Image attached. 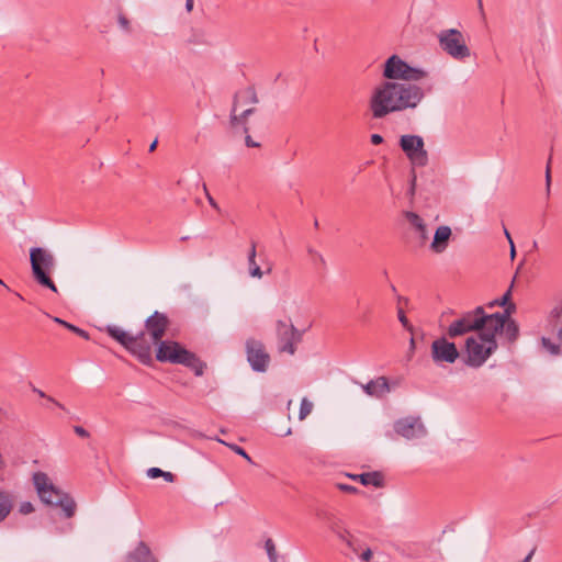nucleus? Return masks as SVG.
<instances>
[{
  "label": "nucleus",
  "instance_id": "obj_59",
  "mask_svg": "<svg viewBox=\"0 0 562 562\" xmlns=\"http://www.w3.org/2000/svg\"><path fill=\"white\" fill-rule=\"evenodd\" d=\"M291 434H292L291 428H288V430L284 432V435H283V436H290Z\"/></svg>",
  "mask_w": 562,
  "mask_h": 562
},
{
  "label": "nucleus",
  "instance_id": "obj_37",
  "mask_svg": "<svg viewBox=\"0 0 562 562\" xmlns=\"http://www.w3.org/2000/svg\"><path fill=\"white\" fill-rule=\"evenodd\" d=\"M397 317L403 327L406 328L408 331L413 333V326L411 325L408 318L406 317L404 311L401 307L397 310Z\"/></svg>",
  "mask_w": 562,
  "mask_h": 562
},
{
  "label": "nucleus",
  "instance_id": "obj_40",
  "mask_svg": "<svg viewBox=\"0 0 562 562\" xmlns=\"http://www.w3.org/2000/svg\"><path fill=\"white\" fill-rule=\"evenodd\" d=\"M19 512L23 515H27L34 512V506L30 502H23L20 505Z\"/></svg>",
  "mask_w": 562,
  "mask_h": 562
},
{
  "label": "nucleus",
  "instance_id": "obj_41",
  "mask_svg": "<svg viewBox=\"0 0 562 562\" xmlns=\"http://www.w3.org/2000/svg\"><path fill=\"white\" fill-rule=\"evenodd\" d=\"M164 475V471L159 468H149L147 470V476L150 479H157Z\"/></svg>",
  "mask_w": 562,
  "mask_h": 562
},
{
  "label": "nucleus",
  "instance_id": "obj_31",
  "mask_svg": "<svg viewBox=\"0 0 562 562\" xmlns=\"http://www.w3.org/2000/svg\"><path fill=\"white\" fill-rule=\"evenodd\" d=\"M313 403L303 397L300 405L299 419L304 420L313 411Z\"/></svg>",
  "mask_w": 562,
  "mask_h": 562
},
{
  "label": "nucleus",
  "instance_id": "obj_29",
  "mask_svg": "<svg viewBox=\"0 0 562 562\" xmlns=\"http://www.w3.org/2000/svg\"><path fill=\"white\" fill-rule=\"evenodd\" d=\"M53 319H54L55 323L65 326L67 329L76 333L80 337H82L85 339H89V334L86 330H83V329H81V328H79V327H77V326H75V325H72L70 323H67L66 321H64V319H61L59 317H54Z\"/></svg>",
  "mask_w": 562,
  "mask_h": 562
},
{
  "label": "nucleus",
  "instance_id": "obj_52",
  "mask_svg": "<svg viewBox=\"0 0 562 562\" xmlns=\"http://www.w3.org/2000/svg\"><path fill=\"white\" fill-rule=\"evenodd\" d=\"M415 348H416V346H415V339H414V337H411V339H409V352H411V353H414Z\"/></svg>",
  "mask_w": 562,
  "mask_h": 562
},
{
  "label": "nucleus",
  "instance_id": "obj_4",
  "mask_svg": "<svg viewBox=\"0 0 562 562\" xmlns=\"http://www.w3.org/2000/svg\"><path fill=\"white\" fill-rule=\"evenodd\" d=\"M156 359L160 362H170L182 364L194 371V374L201 376L204 372L205 363L202 362L195 353L182 347L179 342L164 340L157 344Z\"/></svg>",
  "mask_w": 562,
  "mask_h": 562
},
{
  "label": "nucleus",
  "instance_id": "obj_9",
  "mask_svg": "<svg viewBox=\"0 0 562 562\" xmlns=\"http://www.w3.org/2000/svg\"><path fill=\"white\" fill-rule=\"evenodd\" d=\"M437 38L440 48L453 59L463 60L470 57L471 50L461 31L457 29L441 30Z\"/></svg>",
  "mask_w": 562,
  "mask_h": 562
},
{
  "label": "nucleus",
  "instance_id": "obj_7",
  "mask_svg": "<svg viewBox=\"0 0 562 562\" xmlns=\"http://www.w3.org/2000/svg\"><path fill=\"white\" fill-rule=\"evenodd\" d=\"M106 333L124 348L137 356L143 363H149L151 361L149 345L147 344V334L145 331L133 335L116 325H108Z\"/></svg>",
  "mask_w": 562,
  "mask_h": 562
},
{
  "label": "nucleus",
  "instance_id": "obj_49",
  "mask_svg": "<svg viewBox=\"0 0 562 562\" xmlns=\"http://www.w3.org/2000/svg\"><path fill=\"white\" fill-rule=\"evenodd\" d=\"M167 482H173L175 481V474H172L171 472H166L164 471V475H161Z\"/></svg>",
  "mask_w": 562,
  "mask_h": 562
},
{
  "label": "nucleus",
  "instance_id": "obj_60",
  "mask_svg": "<svg viewBox=\"0 0 562 562\" xmlns=\"http://www.w3.org/2000/svg\"><path fill=\"white\" fill-rule=\"evenodd\" d=\"M402 301L407 302V299L398 296V302H402Z\"/></svg>",
  "mask_w": 562,
  "mask_h": 562
},
{
  "label": "nucleus",
  "instance_id": "obj_35",
  "mask_svg": "<svg viewBox=\"0 0 562 562\" xmlns=\"http://www.w3.org/2000/svg\"><path fill=\"white\" fill-rule=\"evenodd\" d=\"M541 344L551 355L559 353V346L552 342L549 338L542 337Z\"/></svg>",
  "mask_w": 562,
  "mask_h": 562
},
{
  "label": "nucleus",
  "instance_id": "obj_17",
  "mask_svg": "<svg viewBox=\"0 0 562 562\" xmlns=\"http://www.w3.org/2000/svg\"><path fill=\"white\" fill-rule=\"evenodd\" d=\"M514 310L515 305L509 304L507 308L504 310L503 313L497 312L492 314L497 315L503 321V326L499 328L498 333H503L509 342L516 341L519 336L518 324L514 319L509 318Z\"/></svg>",
  "mask_w": 562,
  "mask_h": 562
},
{
  "label": "nucleus",
  "instance_id": "obj_57",
  "mask_svg": "<svg viewBox=\"0 0 562 562\" xmlns=\"http://www.w3.org/2000/svg\"><path fill=\"white\" fill-rule=\"evenodd\" d=\"M420 233V236L422 238L426 239L427 238V235H426V229L424 232H419Z\"/></svg>",
  "mask_w": 562,
  "mask_h": 562
},
{
  "label": "nucleus",
  "instance_id": "obj_36",
  "mask_svg": "<svg viewBox=\"0 0 562 562\" xmlns=\"http://www.w3.org/2000/svg\"><path fill=\"white\" fill-rule=\"evenodd\" d=\"M32 391L34 393H36L40 397L47 398V401L52 402L58 408L65 409V406L61 403H59L58 401H56L55 398H53L50 396H47L42 390H40V389H37L35 386H32Z\"/></svg>",
  "mask_w": 562,
  "mask_h": 562
},
{
  "label": "nucleus",
  "instance_id": "obj_27",
  "mask_svg": "<svg viewBox=\"0 0 562 562\" xmlns=\"http://www.w3.org/2000/svg\"><path fill=\"white\" fill-rule=\"evenodd\" d=\"M550 323L558 331V336L562 341V305L554 307L550 313Z\"/></svg>",
  "mask_w": 562,
  "mask_h": 562
},
{
  "label": "nucleus",
  "instance_id": "obj_21",
  "mask_svg": "<svg viewBox=\"0 0 562 562\" xmlns=\"http://www.w3.org/2000/svg\"><path fill=\"white\" fill-rule=\"evenodd\" d=\"M239 105V95H234L233 108L229 115V124L232 127L241 126L243 132L245 134L249 133V128L247 126V117H244L243 114L237 115V108Z\"/></svg>",
  "mask_w": 562,
  "mask_h": 562
},
{
  "label": "nucleus",
  "instance_id": "obj_32",
  "mask_svg": "<svg viewBox=\"0 0 562 562\" xmlns=\"http://www.w3.org/2000/svg\"><path fill=\"white\" fill-rule=\"evenodd\" d=\"M345 543L351 550V552L355 553L356 555H359V553L361 552V550L363 548L362 542L359 539L355 538L353 536L346 539Z\"/></svg>",
  "mask_w": 562,
  "mask_h": 562
},
{
  "label": "nucleus",
  "instance_id": "obj_50",
  "mask_svg": "<svg viewBox=\"0 0 562 562\" xmlns=\"http://www.w3.org/2000/svg\"><path fill=\"white\" fill-rule=\"evenodd\" d=\"M535 552H536V548H532L530 550V552L526 555V558L522 561H520V562H530L532 557H533V554H535Z\"/></svg>",
  "mask_w": 562,
  "mask_h": 562
},
{
  "label": "nucleus",
  "instance_id": "obj_15",
  "mask_svg": "<svg viewBox=\"0 0 562 562\" xmlns=\"http://www.w3.org/2000/svg\"><path fill=\"white\" fill-rule=\"evenodd\" d=\"M394 430L397 435L407 440L418 439L426 436L427 430L419 417L407 416L394 423Z\"/></svg>",
  "mask_w": 562,
  "mask_h": 562
},
{
  "label": "nucleus",
  "instance_id": "obj_43",
  "mask_svg": "<svg viewBox=\"0 0 562 562\" xmlns=\"http://www.w3.org/2000/svg\"><path fill=\"white\" fill-rule=\"evenodd\" d=\"M117 23H119V25H120L123 30H125V31H128V30H130V22H128V20L126 19V16H124V15L120 14V15H119V19H117Z\"/></svg>",
  "mask_w": 562,
  "mask_h": 562
},
{
  "label": "nucleus",
  "instance_id": "obj_45",
  "mask_svg": "<svg viewBox=\"0 0 562 562\" xmlns=\"http://www.w3.org/2000/svg\"><path fill=\"white\" fill-rule=\"evenodd\" d=\"M546 186H547V192H550V186H551V175H550V161L547 165L546 170Z\"/></svg>",
  "mask_w": 562,
  "mask_h": 562
},
{
  "label": "nucleus",
  "instance_id": "obj_11",
  "mask_svg": "<svg viewBox=\"0 0 562 562\" xmlns=\"http://www.w3.org/2000/svg\"><path fill=\"white\" fill-rule=\"evenodd\" d=\"M398 145L414 167H425L428 164V153L424 138L419 135L405 134L400 137Z\"/></svg>",
  "mask_w": 562,
  "mask_h": 562
},
{
  "label": "nucleus",
  "instance_id": "obj_47",
  "mask_svg": "<svg viewBox=\"0 0 562 562\" xmlns=\"http://www.w3.org/2000/svg\"><path fill=\"white\" fill-rule=\"evenodd\" d=\"M245 143H246V146H247V147H252V148H255V147H259V146H260V144H259V143H257V142H255V140H254V139L248 135V133L246 134Z\"/></svg>",
  "mask_w": 562,
  "mask_h": 562
},
{
  "label": "nucleus",
  "instance_id": "obj_1",
  "mask_svg": "<svg viewBox=\"0 0 562 562\" xmlns=\"http://www.w3.org/2000/svg\"><path fill=\"white\" fill-rule=\"evenodd\" d=\"M425 98V91L412 82L383 81L369 99L372 119L381 120L391 113L415 109Z\"/></svg>",
  "mask_w": 562,
  "mask_h": 562
},
{
  "label": "nucleus",
  "instance_id": "obj_61",
  "mask_svg": "<svg viewBox=\"0 0 562 562\" xmlns=\"http://www.w3.org/2000/svg\"><path fill=\"white\" fill-rule=\"evenodd\" d=\"M415 181H416V177L414 176V177H413V183H412V190H414Z\"/></svg>",
  "mask_w": 562,
  "mask_h": 562
},
{
  "label": "nucleus",
  "instance_id": "obj_25",
  "mask_svg": "<svg viewBox=\"0 0 562 562\" xmlns=\"http://www.w3.org/2000/svg\"><path fill=\"white\" fill-rule=\"evenodd\" d=\"M306 251H307L308 256L311 257V262L314 268H321L323 270L326 269V267H327L326 259L318 250H316L312 246H307Z\"/></svg>",
  "mask_w": 562,
  "mask_h": 562
},
{
  "label": "nucleus",
  "instance_id": "obj_44",
  "mask_svg": "<svg viewBox=\"0 0 562 562\" xmlns=\"http://www.w3.org/2000/svg\"><path fill=\"white\" fill-rule=\"evenodd\" d=\"M74 431L76 432V435H78L79 437L81 438H88L90 436V434L88 432V430H86L83 427L81 426H75L74 427Z\"/></svg>",
  "mask_w": 562,
  "mask_h": 562
},
{
  "label": "nucleus",
  "instance_id": "obj_22",
  "mask_svg": "<svg viewBox=\"0 0 562 562\" xmlns=\"http://www.w3.org/2000/svg\"><path fill=\"white\" fill-rule=\"evenodd\" d=\"M352 477L359 479L361 484L366 486L372 485L374 487H382L384 484L383 475L378 471L361 473L358 475H353Z\"/></svg>",
  "mask_w": 562,
  "mask_h": 562
},
{
  "label": "nucleus",
  "instance_id": "obj_39",
  "mask_svg": "<svg viewBox=\"0 0 562 562\" xmlns=\"http://www.w3.org/2000/svg\"><path fill=\"white\" fill-rule=\"evenodd\" d=\"M358 558L362 561V562H369L371 559H372V551L370 548L368 547H363L361 552L359 553Z\"/></svg>",
  "mask_w": 562,
  "mask_h": 562
},
{
  "label": "nucleus",
  "instance_id": "obj_13",
  "mask_svg": "<svg viewBox=\"0 0 562 562\" xmlns=\"http://www.w3.org/2000/svg\"><path fill=\"white\" fill-rule=\"evenodd\" d=\"M245 350L247 361L255 372L263 373L268 370L270 355L267 352L262 341L255 338H248L245 342Z\"/></svg>",
  "mask_w": 562,
  "mask_h": 562
},
{
  "label": "nucleus",
  "instance_id": "obj_54",
  "mask_svg": "<svg viewBox=\"0 0 562 562\" xmlns=\"http://www.w3.org/2000/svg\"><path fill=\"white\" fill-rule=\"evenodd\" d=\"M157 144H158V140L155 139L150 145H149V151H154L157 147Z\"/></svg>",
  "mask_w": 562,
  "mask_h": 562
},
{
  "label": "nucleus",
  "instance_id": "obj_24",
  "mask_svg": "<svg viewBox=\"0 0 562 562\" xmlns=\"http://www.w3.org/2000/svg\"><path fill=\"white\" fill-rule=\"evenodd\" d=\"M235 95H239V104H256L259 102L256 90L252 87L238 91Z\"/></svg>",
  "mask_w": 562,
  "mask_h": 562
},
{
  "label": "nucleus",
  "instance_id": "obj_6",
  "mask_svg": "<svg viewBox=\"0 0 562 562\" xmlns=\"http://www.w3.org/2000/svg\"><path fill=\"white\" fill-rule=\"evenodd\" d=\"M494 315H488L483 306H477L473 311L465 312L458 319L453 321L448 329L447 336L451 339L463 336L472 331H482L493 319Z\"/></svg>",
  "mask_w": 562,
  "mask_h": 562
},
{
  "label": "nucleus",
  "instance_id": "obj_38",
  "mask_svg": "<svg viewBox=\"0 0 562 562\" xmlns=\"http://www.w3.org/2000/svg\"><path fill=\"white\" fill-rule=\"evenodd\" d=\"M235 453L245 458L248 462H251V458L249 454L239 446L237 445H227Z\"/></svg>",
  "mask_w": 562,
  "mask_h": 562
},
{
  "label": "nucleus",
  "instance_id": "obj_51",
  "mask_svg": "<svg viewBox=\"0 0 562 562\" xmlns=\"http://www.w3.org/2000/svg\"><path fill=\"white\" fill-rule=\"evenodd\" d=\"M255 111H256L255 108H249V109H246L245 111H243L241 114L244 117H248L249 115L254 114Z\"/></svg>",
  "mask_w": 562,
  "mask_h": 562
},
{
  "label": "nucleus",
  "instance_id": "obj_23",
  "mask_svg": "<svg viewBox=\"0 0 562 562\" xmlns=\"http://www.w3.org/2000/svg\"><path fill=\"white\" fill-rule=\"evenodd\" d=\"M248 266H249V274L252 278L261 279L263 276L262 270L256 263V244L251 241L250 249L248 252Z\"/></svg>",
  "mask_w": 562,
  "mask_h": 562
},
{
  "label": "nucleus",
  "instance_id": "obj_53",
  "mask_svg": "<svg viewBox=\"0 0 562 562\" xmlns=\"http://www.w3.org/2000/svg\"><path fill=\"white\" fill-rule=\"evenodd\" d=\"M186 9L188 12L192 11L193 9V0H186Z\"/></svg>",
  "mask_w": 562,
  "mask_h": 562
},
{
  "label": "nucleus",
  "instance_id": "obj_62",
  "mask_svg": "<svg viewBox=\"0 0 562 562\" xmlns=\"http://www.w3.org/2000/svg\"><path fill=\"white\" fill-rule=\"evenodd\" d=\"M391 291L395 292L396 288L394 285L391 286Z\"/></svg>",
  "mask_w": 562,
  "mask_h": 562
},
{
  "label": "nucleus",
  "instance_id": "obj_3",
  "mask_svg": "<svg viewBox=\"0 0 562 562\" xmlns=\"http://www.w3.org/2000/svg\"><path fill=\"white\" fill-rule=\"evenodd\" d=\"M33 483L43 503L49 506L60 507L66 518H71L76 512V503L67 493L58 490L47 474L36 472Z\"/></svg>",
  "mask_w": 562,
  "mask_h": 562
},
{
  "label": "nucleus",
  "instance_id": "obj_8",
  "mask_svg": "<svg viewBox=\"0 0 562 562\" xmlns=\"http://www.w3.org/2000/svg\"><path fill=\"white\" fill-rule=\"evenodd\" d=\"M106 333L124 348L137 356L143 363H149L151 361L149 345L147 344V334L145 331L133 335L116 325H108Z\"/></svg>",
  "mask_w": 562,
  "mask_h": 562
},
{
  "label": "nucleus",
  "instance_id": "obj_63",
  "mask_svg": "<svg viewBox=\"0 0 562 562\" xmlns=\"http://www.w3.org/2000/svg\"><path fill=\"white\" fill-rule=\"evenodd\" d=\"M314 226H315V227H317V226H318V222H317V221H315V222H314Z\"/></svg>",
  "mask_w": 562,
  "mask_h": 562
},
{
  "label": "nucleus",
  "instance_id": "obj_10",
  "mask_svg": "<svg viewBox=\"0 0 562 562\" xmlns=\"http://www.w3.org/2000/svg\"><path fill=\"white\" fill-rule=\"evenodd\" d=\"M427 72L420 68H414L397 55H392L384 63L383 77L390 80H404V82L418 81L425 78Z\"/></svg>",
  "mask_w": 562,
  "mask_h": 562
},
{
  "label": "nucleus",
  "instance_id": "obj_19",
  "mask_svg": "<svg viewBox=\"0 0 562 562\" xmlns=\"http://www.w3.org/2000/svg\"><path fill=\"white\" fill-rule=\"evenodd\" d=\"M124 562H157V560L149 547L145 542L139 541L136 548L127 553Z\"/></svg>",
  "mask_w": 562,
  "mask_h": 562
},
{
  "label": "nucleus",
  "instance_id": "obj_18",
  "mask_svg": "<svg viewBox=\"0 0 562 562\" xmlns=\"http://www.w3.org/2000/svg\"><path fill=\"white\" fill-rule=\"evenodd\" d=\"M362 390L369 396L381 398L390 392L389 381L385 376H379L375 380H371L366 384H361Z\"/></svg>",
  "mask_w": 562,
  "mask_h": 562
},
{
  "label": "nucleus",
  "instance_id": "obj_30",
  "mask_svg": "<svg viewBox=\"0 0 562 562\" xmlns=\"http://www.w3.org/2000/svg\"><path fill=\"white\" fill-rule=\"evenodd\" d=\"M510 297H512V289L509 288L501 299H496V300L488 302L486 306L488 308H493L495 306H505V308H507V306L510 304L509 303Z\"/></svg>",
  "mask_w": 562,
  "mask_h": 562
},
{
  "label": "nucleus",
  "instance_id": "obj_12",
  "mask_svg": "<svg viewBox=\"0 0 562 562\" xmlns=\"http://www.w3.org/2000/svg\"><path fill=\"white\" fill-rule=\"evenodd\" d=\"M277 344L279 352L294 355L295 345L302 340V333L289 321L279 319L276 323Z\"/></svg>",
  "mask_w": 562,
  "mask_h": 562
},
{
  "label": "nucleus",
  "instance_id": "obj_5",
  "mask_svg": "<svg viewBox=\"0 0 562 562\" xmlns=\"http://www.w3.org/2000/svg\"><path fill=\"white\" fill-rule=\"evenodd\" d=\"M30 262L34 280L42 286L57 292L50 279V273L56 268V258L53 252L43 247H33L30 249Z\"/></svg>",
  "mask_w": 562,
  "mask_h": 562
},
{
  "label": "nucleus",
  "instance_id": "obj_42",
  "mask_svg": "<svg viewBox=\"0 0 562 562\" xmlns=\"http://www.w3.org/2000/svg\"><path fill=\"white\" fill-rule=\"evenodd\" d=\"M203 188H204V191H205V194H206V199H207L209 204H210L213 209H215L216 211H218V212H220V211H221V209H220V206H218L217 202H216V201L213 199V196L209 193V191H207V189H206V186H205V184L203 186Z\"/></svg>",
  "mask_w": 562,
  "mask_h": 562
},
{
  "label": "nucleus",
  "instance_id": "obj_2",
  "mask_svg": "<svg viewBox=\"0 0 562 562\" xmlns=\"http://www.w3.org/2000/svg\"><path fill=\"white\" fill-rule=\"evenodd\" d=\"M491 319L486 327L477 336H470L465 340L467 359L465 364L471 368L482 367L498 347L496 334L503 326V321L497 316Z\"/></svg>",
  "mask_w": 562,
  "mask_h": 562
},
{
  "label": "nucleus",
  "instance_id": "obj_26",
  "mask_svg": "<svg viewBox=\"0 0 562 562\" xmlns=\"http://www.w3.org/2000/svg\"><path fill=\"white\" fill-rule=\"evenodd\" d=\"M12 509V501L8 493L0 491V522L3 521Z\"/></svg>",
  "mask_w": 562,
  "mask_h": 562
},
{
  "label": "nucleus",
  "instance_id": "obj_16",
  "mask_svg": "<svg viewBox=\"0 0 562 562\" xmlns=\"http://www.w3.org/2000/svg\"><path fill=\"white\" fill-rule=\"evenodd\" d=\"M459 356L456 344L448 341L445 337H440L431 344V358L436 363H453Z\"/></svg>",
  "mask_w": 562,
  "mask_h": 562
},
{
  "label": "nucleus",
  "instance_id": "obj_33",
  "mask_svg": "<svg viewBox=\"0 0 562 562\" xmlns=\"http://www.w3.org/2000/svg\"><path fill=\"white\" fill-rule=\"evenodd\" d=\"M330 529L342 542H346V539L351 537L348 530L339 526L338 522H333Z\"/></svg>",
  "mask_w": 562,
  "mask_h": 562
},
{
  "label": "nucleus",
  "instance_id": "obj_55",
  "mask_svg": "<svg viewBox=\"0 0 562 562\" xmlns=\"http://www.w3.org/2000/svg\"><path fill=\"white\" fill-rule=\"evenodd\" d=\"M504 234H505L506 238L508 239L509 244L513 243V239H512L510 234L507 231V228H504Z\"/></svg>",
  "mask_w": 562,
  "mask_h": 562
},
{
  "label": "nucleus",
  "instance_id": "obj_56",
  "mask_svg": "<svg viewBox=\"0 0 562 562\" xmlns=\"http://www.w3.org/2000/svg\"><path fill=\"white\" fill-rule=\"evenodd\" d=\"M510 255L512 257L515 256V246H514V243H510Z\"/></svg>",
  "mask_w": 562,
  "mask_h": 562
},
{
  "label": "nucleus",
  "instance_id": "obj_48",
  "mask_svg": "<svg viewBox=\"0 0 562 562\" xmlns=\"http://www.w3.org/2000/svg\"><path fill=\"white\" fill-rule=\"evenodd\" d=\"M370 140L373 145H380L383 142V137L380 134H372Z\"/></svg>",
  "mask_w": 562,
  "mask_h": 562
},
{
  "label": "nucleus",
  "instance_id": "obj_28",
  "mask_svg": "<svg viewBox=\"0 0 562 562\" xmlns=\"http://www.w3.org/2000/svg\"><path fill=\"white\" fill-rule=\"evenodd\" d=\"M404 215H405V218L407 220V222L413 227H415L416 231H418V232L425 231V223H424L423 218L417 213L407 211V212H405Z\"/></svg>",
  "mask_w": 562,
  "mask_h": 562
},
{
  "label": "nucleus",
  "instance_id": "obj_64",
  "mask_svg": "<svg viewBox=\"0 0 562 562\" xmlns=\"http://www.w3.org/2000/svg\"><path fill=\"white\" fill-rule=\"evenodd\" d=\"M291 404H292V401L290 400V401L288 402V407H290V406H291Z\"/></svg>",
  "mask_w": 562,
  "mask_h": 562
},
{
  "label": "nucleus",
  "instance_id": "obj_34",
  "mask_svg": "<svg viewBox=\"0 0 562 562\" xmlns=\"http://www.w3.org/2000/svg\"><path fill=\"white\" fill-rule=\"evenodd\" d=\"M265 548L268 553L269 560L271 562H277V551H276V546H274V542L272 541V539L266 540Z\"/></svg>",
  "mask_w": 562,
  "mask_h": 562
},
{
  "label": "nucleus",
  "instance_id": "obj_14",
  "mask_svg": "<svg viewBox=\"0 0 562 562\" xmlns=\"http://www.w3.org/2000/svg\"><path fill=\"white\" fill-rule=\"evenodd\" d=\"M169 326V319L166 314L160 312H154L145 322V328L149 336L147 337V344L149 345V352L154 345L162 341V337Z\"/></svg>",
  "mask_w": 562,
  "mask_h": 562
},
{
  "label": "nucleus",
  "instance_id": "obj_46",
  "mask_svg": "<svg viewBox=\"0 0 562 562\" xmlns=\"http://www.w3.org/2000/svg\"><path fill=\"white\" fill-rule=\"evenodd\" d=\"M338 488L347 493H355L357 491L355 486L342 483L338 484Z\"/></svg>",
  "mask_w": 562,
  "mask_h": 562
},
{
  "label": "nucleus",
  "instance_id": "obj_20",
  "mask_svg": "<svg viewBox=\"0 0 562 562\" xmlns=\"http://www.w3.org/2000/svg\"><path fill=\"white\" fill-rule=\"evenodd\" d=\"M450 237H451V228L446 225L439 226L435 232L434 239L430 245V248L432 249V251H435L436 254L443 252L448 247Z\"/></svg>",
  "mask_w": 562,
  "mask_h": 562
},
{
  "label": "nucleus",
  "instance_id": "obj_58",
  "mask_svg": "<svg viewBox=\"0 0 562 562\" xmlns=\"http://www.w3.org/2000/svg\"><path fill=\"white\" fill-rule=\"evenodd\" d=\"M477 5L481 11H483L482 0H477Z\"/></svg>",
  "mask_w": 562,
  "mask_h": 562
}]
</instances>
